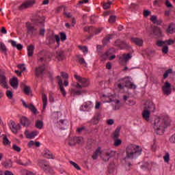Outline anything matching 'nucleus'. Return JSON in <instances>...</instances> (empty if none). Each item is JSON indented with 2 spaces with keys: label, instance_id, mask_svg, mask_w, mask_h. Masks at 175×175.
I'll return each instance as SVG.
<instances>
[{
  "label": "nucleus",
  "instance_id": "obj_61",
  "mask_svg": "<svg viewBox=\"0 0 175 175\" xmlns=\"http://www.w3.org/2000/svg\"><path fill=\"white\" fill-rule=\"evenodd\" d=\"M114 172V165H109V173L111 174Z\"/></svg>",
  "mask_w": 175,
  "mask_h": 175
},
{
  "label": "nucleus",
  "instance_id": "obj_63",
  "mask_svg": "<svg viewBox=\"0 0 175 175\" xmlns=\"http://www.w3.org/2000/svg\"><path fill=\"white\" fill-rule=\"evenodd\" d=\"M49 102H54V94L53 93L49 94Z\"/></svg>",
  "mask_w": 175,
  "mask_h": 175
},
{
  "label": "nucleus",
  "instance_id": "obj_52",
  "mask_svg": "<svg viewBox=\"0 0 175 175\" xmlns=\"http://www.w3.org/2000/svg\"><path fill=\"white\" fill-rule=\"evenodd\" d=\"M109 23H110V24H113V23H116V16L111 15L109 17Z\"/></svg>",
  "mask_w": 175,
  "mask_h": 175
},
{
  "label": "nucleus",
  "instance_id": "obj_43",
  "mask_svg": "<svg viewBox=\"0 0 175 175\" xmlns=\"http://www.w3.org/2000/svg\"><path fill=\"white\" fill-rule=\"evenodd\" d=\"M164 162L166 163H169V161H170V154L169 152H166L165 154L163 156Z\"/></svg>",
  "mask_w": 175,
  "mask_h": 175
},
{
  "label": "nucleus",
  "instance_id": "obj_32",
  "mask_svg": "<svg viewBox=\"0 0 175 175\" xmlns=\"http://www.w3.org/2000/svg\"><path fill=\"white\" fill-rule=\"evenodd\" d=\"M44 157L48 159H54V155L49 150H45L44 152Z\"/></svg>",
  "mask_w": 175,
  "mask_h": 175
},
{
  "label": "nucleus",
  "instance_id": "obj_2",
  "mask_svg": "<svg viewBox=\"0 0 175 175\" xmlns=\"http://www.w3.org/2000/svg\"><path fill=\"white\" fill-rule=\"evenodd\" d=\"M33 23L34 25L29 22L26 23L27 35L29 36H36V35H38V27H36V25L43 27V25H44V17L38 16L34 20Z\"/></svg>",
  "mask_w": 175,
  "mask_h": 175
},
{
  "label": "nucleus",
  "instance_id": "obj_60",
  "mask_svg": "<svg viewBox=\"0 0 175 175\" xmlns=\"http://www.w3.org/2000/svg\"><path fill=\"white\" fill-rule=\"evenodd\" d=\"M107 125H113L114 124V119H108L107 120Z\"/></svg>",
  "mask_w": 175,
  "mask_h": 175
},
{
  "label": "nucleus",
  "instance_id": "obj_21",
  "mask_svg": "<svg viewBox=\"0 0 175 175\" xmlns=\"http://www.w3.org/2000/svg\"><path fill=\"white\" fill-rule=\"evenodd\" d=\"M38 133L36 131H31V133L28 131H25V135L27 139H35V137L38 136Z\"/></svg>",
  "mask_w": 175,
  "mask_h": 175
},
{
  "label": "nucleus",
  "instance_id": "obj_44",
  "mask_svg": "<svg viewBox=\"0 0 175 175\" xmlns=\"http://www.w3.org/2000/svg\"><path fill=\"white\" fill-rule=\"evenodd\" d=\"M78 61L79 64H81V65H83V66H85V65H87L85 60L81 56H78Z\"/></svg>",
  "mask_w": 175,
  "mask_h": 175
},
{
  "label": "nucleus",
  "instance_id": "obj_18",
  "mask_svg": "<svg viewBox=\"0 0 175 175\" xmlns=\"http://www.w3.org/2000/svg\"><path fill=\"white\" fill-rule=\"evenodd\" d=\"M150 116H151V111L147 109V107H144L142 111V117L145 121H150Z\"/></svg>",
  "mask_w": 175,
  "mask_h": 175
},
{
  "label": "nucleus",
  "instance_id": "obj_3",
  "mask_svg": "<svg viewBox=\"0 0 175 175\" xmlns=\"http://www.w3.org/2000/svg\"><path fill=\"white\" fill-rule=\"evenodd\" d=\"M129 88L135 90L136 89V85L132 83L128 79H120L115 83V90L121 94L127 92Z\"/></svg>",
  "mask_w": 175,
  "mask_h": 175
},
{
  "label": "nucleus",
  "instance_id": "obj_50",
  "mask_svg": "<svg viewBox=\"0 0 175 175\" xmlns=\"http://www.w3.org/2000/svg\"><path fill=\"white\" fill-rule=\"evenodd\" d=\"M3 143L5 146H9V144H10V141H9V139H8V137H4L3 138Z\"/></svg>",
  "mask_w": 175,
  "mask_h": 175
},
{
  "label": "nucleus",
  "instance_id": "obj_30",
  "mask_svg": "<svg viewBox=\"0 0 175 175\" xmlns=\"http://www.w3.org/2000/svg\"><path fill=\"white\" fill-rule=\"evenodd\" d=\"M120 132H121V127H117L112 134V137L113 139H118L120 137Z\"/></svg>",
  "mask_w": 175,
  "mask_h": 175
},
{
  "label": "nucleus",
  "instance_id": "obj_42",
  "mask_svg": "<svg viewBox=\"0 0 175 175\" xmlns=\"http://www.w3.org/2000/svg\"><path fill=\"white\" fill-rule=\"evenodd\" d=\"M36 127L38 128V129H42V128H43V122L42 120H37L36 122Z\"/></svg>",
  "mask_w": 175,
  "mask_h": 175
},
{
  "label": "nucleus",
  "instance_id": "obj_45",
  "mask_svg": "<svg viewBox=\"0 0 175 175\" xmlns=\"http://www.w3.org/2000/svg\"><path fill=\"white\" fill-rule=\"evenodd\" d=\"M90 122L92 124H94V125H96L98 122H99V117L98 116H94L93 119L91 120Z\"/></svg>",
  "mask_w": 175,
  "mask_h": 175
},
{
  "label": "nucleus",
  "instance_id": "obj_28",
  "mask_svg": "<svg viewBox=\"0 0 175 175\" xmlns=\"http://www.w3.org/2000/svg\"><path fill=\"white\" fill-rule=\"evenodd\" d=\"M33 50H35V46L31 44L27 46V55L28 57H32L33 55Z\"/></svg>",
  "mask_w": 175,
  "mask_h": 175
},
{
  "label": "nucleus",
  "instance_id": "obj_4",
  "mask_svg": "<svg viewBox=\"0 0 175 175\" xmlns=\"http://www.w3.org/2000/svg\"><path fill=\"white\" fill-rule=\"evenodd\" d=\"M116 154H117V152L111 149H104L103 150H100V147H98L93 154L92 158L93 159H96L98 155H100L101 159H103L104 162H107L110 158L116 157Z\"/></svg>",
  "mask_w": 175,
  "mask_h": 175
},
{
  "label": "nucleus",
  "instance_id": "obj_55",
  "mask_svg": "<svg viewBox=\"0 0 175 175\" xmlns=\"http://www.w3.org/2000/svg\"><path fill=\"white\" fill-rule=\"evenodd\" d=\"M6 96L9 99H12L13 98V93L10 90H7L6 91Z\"/></svg>",
  "mask_w": 175,
  "mask_h": 175
},
{
  "label": "nucleus",
  "instance_id": "obj_41",
  "mask_svg": "<svg viewBox=\"0 0 175 175\" xmlns=\"http://www.w3.org/2000/svg\"><path fill=\"white\" fill-rule=\"evenodd\" d=\"M172 72H173V70L172 68L167 70L163 74V79H167V77L169 76V75L172 74Z\"/></svg>",
  "mask_w": 175,
  "mask_h": 175
},
{
  "label": "nucleus",
  "instance_id": "obj_12",
  "mask_svg": "<svg viewBox=\"0 0 175 175\" xmlns=\"http://www.w3.org/2000/svg\"><path fill=\"white\" fill-rule=\"evenodd\" d=\"M81 143H83L82 137H71L68 142L69 146H75L76 144H81Z\"/></svg>",
  "mask_w": 175,
  "mask_h": 175
},
{
  "label": "nucleus",
  "instance_id": "obj_10",
  "mask_svg": "<svg viewBox=\"0 0 175 175\" xmlns=\"http://www.w3.org/2000/svg\"><path fill=\"white\" fill-rule=\"evenodd\" d=\"M35 0H27L24 1L19 7V10H24L25 9H28L32 8L35 3Z\"/></svg>",
  "mask_w": 175,
  "mask_h": 175
},
{
  "label": "nucleus",
  "instance_id": "obj_57",
  "mask_svg": "<svg viewBox=\"0 0 175 175\" xmlns=\"http://www.w3.org/2000/svg\"><path fill=\"white\" fill-rule=\"evenodd\" d=\"M93 32H94L95 35H99L102 32V28L96 29L94 27Z\"/></svg>",
  "mask_w": 175,
  "mask_h": 175
},
{
  "label": "nucleus",
  "instance_id": "obj_54",
  "mask_svg": "<svg viewBox=\"0 0 175 175\" xmlns=\"http://www.w3.org/2000/svg\"><path fill=\"white\" fill-rule=\"evenodd\" d=\"M110 52L109 51H107L106 53H105L104 54L102 55V58H103V59H107V58H109V56L110 55Z\"/></svg>",
  "mask_w": 175,
  "mask_h": 175
},
{
  "label": "nucleus",
  "instance_id": "obj_14",
  "mask_svg": "<svg viewBox=\"0 0 175 175\" xmlns=\"http://www.w3.org/2000/svg\"><path fill=\"white\" fill-rule=\"evenodd\" d=\"M56 81L60 88L62 95L66 96V92L65 91V88H64V82L62 81V79H61L60 76L56 77Z\"/></svg>",
  "mask_w": 175,
  "mask_h": 175
},
{
  "label": "nucleus",
  "instance_id": "obj_35",
  "mask_svg": "<svg viewBox=\"0 0 175 175\" xmlns=\"http://www.w3.org/2000/svg\"><path fill=\"white\" fill-rule=\"evenodd\" d=\"M161 29L159 27H154L153 29V34L156 36V38H159L161 35Z\"/></svg>",
  "mask_w": 175,
  "mask_h": 175
},
{
  "label": "nucleus",
  "instance_id": "obj_49",
  "mask_svg": "<svg viewBox=\"0 0 175 175\" xmlns=\"http://www.w3.org/2000/svg\"><path fill=\"white\" fill-rule=\"evenodd\" d=\"M24 92L26 95H29V92H31V88L29 86L25 85L24 87Z\"/></svg>",
  "mask_w": 175,
  "mask_h": 175
},
{
  "label": "nucleus",
  "instance_id": "obj_22",
  "mask_svg": "<svg viewBox=\"0 0 175 175\" xmlns=\"http://www.w3.org/2000/svg\"><path fill=\"white\" fill-rule=\"evenodd\" d=\"M10 84L11 87L14 88L15 90L18 88V79L17 77H13L10 80Z\"/></svg>",
  "mask_w": 175,
  "mask_h": 175
},
{
  "label": "nucleus",
  "instance_id": "obj_13",
  "mask_svg": "<svg viewBox=\"0 0 175 175\" xmlns=\"http://www.w3.org/2000/svg\"><path fill=\"white\" fill-rule=\"evenodd\" d=\"M131 58H132L131 54H123L120 57L119 61L122 65H126L128 61H129Z\"/></svg>",
  "mask_w": 175,
  "mask_h": 175
},
{
  "label": "nucleus",
  "instance_id": "obj_17",
  "mask_svg": "<svg viewBox=\"0 0 175 175\" xmlns=\"http://www.w3.org/2000/svg\"><path fill=\"white\" fill-rule=\"evenodd\" d=\"M16 163L18 165H21L22 166H29L31 165V161L27 159H16L15 160Z\"/></svg>",
  "mask_w": 175,
  "mask_h": 175
},
{
  "label": "nucleus",
  "instance_id": "obj_37",
  "mask_svg": "<svg viewBox=\"0 0 175 175\" xmlns=\"http://www.w3.org/2000/svg\"><path fill=\"white\" fill-rule=\"evenodd\" d=\"M150 20L154 24H157V25H161V21H158V18L157 16H152Z\"/></svg>",
  "mask_w": 175,
  "mask_h": 175
},
{
  "label": "nucleus",
  "instance_id": "obj_62",
  "mask_svg": "<svg viewBox=\"0 0 175 175\" xmlns=\"http://www.w3.org/2000/svg\"><path fill=\"white\" fill-rule=\"evenodd\" d=\"M165 6H167V8H172L173 5H172V3H170V1H169V0H166L165 1Z\"/></svg>",
  "mask_w": 175,
  "mask_h": 175
},
{
  "label": "nucleus",
  "instance_id": "obj_64",
  "mask_svg": "<svg viewBox=\"0 0 175 175\" xmlns=\"http://www.w3.org/2000/svg\"><path fill=\"white\" fill-rule=\"evenodd\" d=\"M170 142L171 143H175V133L172 136L170 137Z\"/></svg>",
  "mask_w": 175,
  "mask_h": 175
},
{
  "label": "nucleus",
  "instance_id": "obj_16",
  "mask_svg": "<svg viewBox=\"0 0 175 175\" xmlns=\"http://www.w3.org/2000/svg\"><path fill=\"white\" fill-rule=\"evenodd\" d=\"M49 43L51 44L53 43H55L57 42L58 46H59V42L61 40V38H59V36L55 35V36H50L48 38Z\"/></svg>",
  "mask_w": 175,
  "mask_h": 175
},
{
  "label": "nucleus",
  "instance_id": "obj_51",
  "mask_svg": "<svg viewBox=\"0 0 175 175\" xmlns=\"http://www.w3.org/2000/svg\"><path fill=\"white\" fill-rule=\"evenodd\" d=\"M70 165H72V166H74V167H75V169H77V170H81V168L80 167V166H79V165H77V163L73 162V161H70Z\"/></svg>",
  "mask_w": 175,
  "mask_h": 175
},
{
  "label": "nucleus",
  "instance_id": "obj_46",
  "mask_svg": "<svg viewBox=\"0 0 175 175\" xmlns=\"http://www.w3.org/2000/svg\"><path fill=\"white\" fill-rule=\"evenodd\" d=\"M84 31L85 32H89L90 33H91V32H94V27L87 26L84 28Z\"/></svg>",
  "mask_w": 175,
  "mask_h": 175
},
{
  "label": "nucleus",
  "instance_id": "obj_29",
  "mask_svg": "<svg viewBox=\"0 0 175 175\" xmlns=\"http://www.w3.org/2000/svg\"><path fill=\"white\" fill-rule=\"evenodd\" d=\"M145 107H146L147 110H148L150 112L155 111V105H154V103H152V102H149L148 103V105L146 106Z\"/></svg>",
  "mask_w": 175,
  "mask_h": 175
},
{
  "label": "nucleus",
  "instance_id": "obj_26",
  "mask_svg": "<svg viewBox=\"0 0 175 175\" xmlns=\"http://www.w3.org/2000/svg\"><path fill=\"white\" fill-rule=\"evenodd\" d=\"M65 57L64 51H59L56 52V58L57 61H62Z\"/></svg>",
  "mask_w": 175,
  "mask_h": 175
},
{
  "label": "nucleus",
  "instance_id": "obj_59",
  "mask_svg": "<svg viewBox=\"0 0 175 175\" xmlns=\"http://www.w3.org/2000/svg\"><path fill=\"white\" fill-rule=\"evenodd\" d=\"M12 148L13 150H14V151H16L17 152H20V151H21V148L16 144L13 145Z\"/></svg>",
  "mask_w": 175,
  "mask_h": 175
},
{
  "label": "nucleus",
  "instance_id": "obj_36",
  "mask_svg": "<svg viewBox=\"0 0 175 175\" xmlns=\"http://www.w3.org/2000/svg\"><path fill=\"white\" fill-rule=\"evenodd\" d=\"M0 51L3 54H6L8 51V48H6V45L3 42H0Z\"/></svg>",
  "mask_w": 175,
  "mask_h": 175
},
{
  "label": "nucleus",
  "instance_id": "obj_33",
  "mask_svg": "<svg viewBox=\"0 0 175 175\" xmlns=\"http://www.w3.org/2000/svg\"><path fill=\"white\" fill-rule=\"evenodd\" d=\"M72 96H76L77 95H81V90L77 89H72L70 90Z\"/></svg>",
  "mask_w": 175,
  "mask_h": 175
},
{
  "label": "nucleus",
  "instance_id": "obj_38",
  "mask_svg": "<svg viewBox=\"0 0 175 175\" xmlns=\"http://www.w3.org/2000/svg\"><path fill=\"white\" fill-rule=\"evenodd\" d=\"M174 29H175V24L171 23L169 25L167 31V32H169V33H173V32H174Z\"/></svg>",
  "mask_w": 175,
  "mask_h": 175
},
{
  "label": "nucleus",
  "instance_id": "obj_24",
  "mask_svg": "<svg viewBox=\"0 0 175 175\" xmlns=\"http://www.w3.org/2000/svg\"><path fill=\"white\" fill-rule=\"evenodd\" d=\"M0 84L1 87L4 88H8V83H6V77L3 74L0 75Z\"/></svg>",
  "mask_w": 175,
  "mask_h": 175
},
{
  "label": "nucleus",
  "instance_id": "obj_40",
  "mask_svg": "<svg viewBox=\"0 0 175 175\" xmlns=\"http://www.w3.org/2000/svg\"><path fill=\"white\" fill-rule=\"evenodd\" d=\"M114 110H119L120 109V100H116L113 101V103L112 104Z\"/></svg>",
  "mask_w": 175,
  "mask_h": 175
},
{
  "label": "nucleus",
  "instance_id": "obj_58",
  "mask_svg": "<svg viewBox=\"0 0 175 175\" xmlns=\"http://www.w3.org/2000/svg\"><path fill=\"white\" fill-rule=\"evenodd\" d=\"M62 42H64L66 39V34L65 33H60V38Z\"/></svg>",
  "mask_w": 175,
  "mask_h": 175
},
{
  "label": "nucleus",
  "instance_id": "obj_15",
  "mask_svg": "<svg viewBox=\"0 0 175 175\" xmlns=\"http://www.w3.org/2000/svg\"><path fill=\"white\" fill-rule=\"evenodd\" d=\"M115 44L120 50H124V49H128V47H129V45H128V43H126L125 41H121L120 40H116L115 42Z\"/></svg>",
  "mask_w": 175,
  "mask_h": 175
},
{
  "label": "nucleus",
  "instance_id": "obj_19",
  "mask_svg": "<svg viewBox=\"0 0 175 175\" xmlns=\"http://www.w3.org/2000/svg\"><path fill=\"white\" fill-rule=\"evenodd\" d=\"M21 123L25 128H28L31 125V120L28 118L23 116L21 118Z\"/></svg>",
  "mask_w": 175,
  "mask_h": 175
},
{
  "label": "nucleus",
  "instance_id": "obj_53",
  "mask_svg": "<svg viewBox=\"0 0 175 175\" xmlns=\"http://www.w3.org/2000/svg\"><path fill=\"white\" fill-rule=\"evenodd\" d=\"M150 164L148 163H144L143 165H141V169L142 170H147L148 169V166Z\"/></svg>",
  "mask_w": 175,
  "mask_h": 175
},
{
  "label": "nucleus",
  "instance_id": "obj_5",
  "mask_svg": "<svg viewBox=\"0 0 175 175\" xmlns=\"http://www.w3.org/2000/svg\"><path fill=\"white\" fill-rule=\"evenodd\" d=\"M142 152H143L142 147L135 144H130L126 148V159H135L137 157H140Z\"/></svg>",
  "mask_w": 175,
  "mask_h": 175
},
{
  "label": "nucleus",
  "instance_id": "obj_20",
  "mask_svg": "<svg viewBox=\"0 0 175 175\" xmlns=\"http://www.w3.org/2000/svg\"><path fill=\"white\" fill-rule=\"evenodd\" d=\"M22 103L25 107L31 110V111H32V113H33L34 114H36L38 109H36V107H35V106H33V105L32 104L27 105V103L25 101H22Z\"/></svg>",
  "mask_w": 175,
  "mask_h": 175
},
{
  "label": "nucleus",
  "instance_id": "obj_48",
  "mask_svg": "<svg viewBox=\"0 0 175 175\" xmlns=\"http://www.w3.org/2000/svg\"><path fill=\"white\" fill-rule=\"evenodd\" d=\"M12 166H13V162L11 161V160H9L4 163V167L5 168L12 167Z\"/></svg>",
  "mask_w": 175,
  "mask_h": 175
},
{
  "label": "nucleus",
  "instance_id": "obj_6",
  "mask_svg": "<svg viewBox=\"0 0 175 175\" xmlns=\"http://www.w3.org/2000/svg\"><path fill=\"white\" fill-rule=\"evenodd\" d=\"M51 61V57L48 54L44 55V56L40 57L38 59V64L40 66L36 68V76L39 77V76H42L43 75V72H44V65L46 64H49Z\"/></svg>",
  "mask_w": 175,
  "mask_h": 175
},
{
  "label": "nucleus",
  "instance_id": "obj_11",
  "mask_svg": "<svg viewBox=\"0 0 175 175\" xmlns=\"http://www.w3.org/2000/svg\"><path fill=\"white\" fill-rule=\"evenodd\" d=\"M162 91L164 95H170V94H172V84L166 81L162 87Z\"/></svg>",
  "mask_w": 175,
  "mask_h": 175
},
{
  "label": "nucleus",
  "instance_id": "obj_56",
  "mask_svg": "<svg viewBox=\"0 0 175 175\" xmlns=\"http://www.w3.org/2000/svg\"><path fill=\"white\" fill-rule=\"evenodd\" d=\"M111 5V2L104 3L103 5V9H109Z\"/></svg>",
  "mask_w": 175,
  "mask_h": 175
},
{
  "label": "nucleus",
  "instance_id": "obj_27",
  "mask_svg": "<svg viewBox=\"0 0 175 175\" xmlns=\"http://www.w3.org/2000/svg\"><path fill=\"white\" fill-rule=\"evenodd\" d=\"M42 99L43 103L42 111H44V110H46V107H47V95L42 94Z\"/></svg>",
  "mask_w": 175,
  "mask_h": 175
},
{
  "label": "nucleus",
  "instance_id": "obj_31",
  "mask_svg": "<svg viewBox=\"0 0 175 175\" xmlns=\"http://www.w3.org/2000/svg\"><path fill=\"white\" fill-rule=\"evenodd\" d=\"M92 107V102H88L85 103L83 105H82V109L83 111H86V110H90Z\"/></svg>",
  "mask_w": 175,
  "mask_h": 175
},
{
  "label": "nucleus",
  "instance_id": "obj_1",
  "mask_svg": "<svg viewBox=\"0 0 175 175\" xmlns=\"http://www.w3.org/2000/svg\"><path fill=\"white\" fill-rule=\"evenodd\" d=\"M170 125V118L169 116H161L154 120L153 129L157 135H163L165 129Z\"/></svg>",
  "mask_w": 175,
  "mask_h": 175
},
{
  "label": "nucleus",
  "instance_id": "obj_7",
  "mask_svg": "<svg viewBox=\"0 0 175 175\" xmlns=\"http://www.w3.org/2000/svg\"><path fill=\"white\" fill-rule=\"evenodd\" d=\"M75 78L77 81L76 88L78 90H81L83 87H88L90 85V81L85 78H82L81 77L75 74Z\"/></svg>",
  "mask_w": 175,
  "mask_h": 175
},
{
  "label": "nucleus",
  "instance_id": "obj_47",
  "mask_svg": "<svg viewBox=\"0 0 175 175\" xmlns=\"http://www.w3.org/2000/svg\"><path fill=\"white\" fill-rule=\"evenodd\" d=\"M78 47L79 50L81 51H83V53H85V54H87V53H88V48L87 46H79Z\"/></svg>",
  "mask_w": 175,
  "mask_h": 175
},
{
  "label": "nucleus",
  "instance_id": "obj_8",
  "mask_svg": "<svg viewBox=\"0 0 175 175\" xmlns=\"http://www.w3.org/2000/svg\"><path fill=\"white\" fill-rule=\"evenodd\" d=\"M174 40L170 39L165 41L159 40L157 42V45L159 46V47H163L162 51L163 54H167V52L169 51V47H167V44L168 46H170L171 44H174Z\"/></svg>",
  "mask_w": 175,
  "mask_h": 175
},
{
  "label": "nucleus",
  "instance_id": "obj_23",
  "mask_svg": "<svg viewBox=\"0 0 175 175\" xmlns=\"http://www.w3.org/2000/svg\"><path fill=\"white\" fill-rule=\"evenodd\" d=\"M132 43H134L137 46H139V47H142L143 46V40L142 38H131V39Z\"/></svg>",
  "mask_w": 175,
  "mask_h": 175
},
{
  "label": "nucleus",
  "instance_id": "obj_25",
  "mask_svg": "<svg viewBox=\"0 0 175 175\" xmlns=\"http://www.w3.org/2000/svg\"><path fill=\"white\" fill-rule=\"evenodd\" d=\"M9 43H11L12 47H16L17 50H23V45L21 44H17L16 41L10 40Z\"/></svg>",
  "mask_w": 175,
  "mask_h": 175
},
{
  "label": "nucleus",
  "instance_id": "obj_34",
  "mask_svg": "<svg viewBox=\"0 0 175 175\" xmlns=\"http://www.w3.org/2000/svg\"><path fill=\"white\" fill-rule=\"evenodd\" d=\"M111 39H113V35H107L103 40L104 46H106V44H107V43H109Z\"/></svg>",
  "mask_w": 175,
  "mask_h": 175
},
{
  "label": "nucleus",
  "instance_id": "obj_9",
  "mask_svg": "<svg viewBox=\"0 0 175 175\" xmlns=\"http://www.w3.org/2000/svg\"><path fill=\"white\" fill-rule=\"evenodd\" d=\"M10 129H11L12 132L15 135H17L18 131L21 129V124H16V122L13 120H10L9 123Z\"/></svg>",
  "mask_w": 175,
  "mask_h": 175
},
{
  "label": "nucleus",
  "instance_id": "obj_39",
  "mask_svg": "<svg viewBox=\"0 0 175 175\" xmlns=\"http://www.w3.org/2000/svg\"><path fill=\"white\" fill-rule=\"evenodd\" d=\"M113 146H115V147H119V146H121V144H122V141L118 138L113 139Z\"/></svg>",
  "mask_w": 175,
  "mask_h": 175
}]
</instances>
